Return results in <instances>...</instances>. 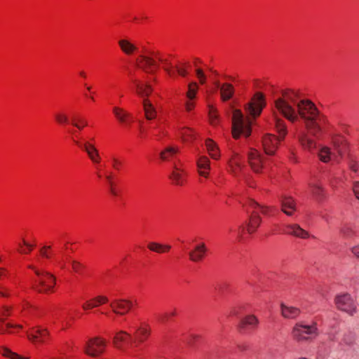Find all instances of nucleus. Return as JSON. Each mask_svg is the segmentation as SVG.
<instances>
[{
	"label": "nucleus",
	"instance_id": "nucleus-1",
	"mask_svg": "<svg viewBox=\"0 0 359 359\" xmlns=\"http://www.w3.org/2000/svg\"><path fill=\"white\" fill-rule=\"evenodd\" d=\"M295 109L298 119H302L306 130L313 136H316L321 130L320 123H325L326 118L320 115L316 105L308 100L299 101Z\"/></svg>",
	"mask_w": 359,
	"mask_h": 359
},
{
	"label": "nucleus",
	"instance_id": "nucleus-2",
	"mask_svg": "<svg viewBox=\"0 0 359 359\" xmlns=\"http://www.w3.org/2000/svg\"><path fill=\"white\" fill-rule=\"evenodd\" d=\"M298 95L292 90H285L282 91L281 96L274 101L275 109L282 114L285 118L292 123L298 121V115L295 107L297 106Z\"/></svg>",
	"mask_w": 359,
	"mask_h": 359
},
{
	"label": "nucleus",
	"instance_id": "nucleus-3",
	"mask_svg": "<svg viewBox=\"0 0 359 359\" xmlns=\"http://www.w3.org/2000/svg\"><path fill=\"white\" fill-rule=\"evenodd\" d=\"M273 118L275 122L276 129L279 134L276 137L271 134H267L262 139V144L264 151L268 155H273L278 148V142L283 140L287 134V127L285 121L278 116L276 112L273 111Z\"/></svg>",
	"mask_w": 359,
	"mask_h": 359
},
{
	"label": "nucleus",
	"instance_id": "nucleus-4",
	"mask_svg": "<svg viewBox=\"0 0 359 359\" xmlns=\"http://www.w3.org/2000/svg\"><path fill=\"white\" fill-rule=\"evenodd\" d=\"M28 268L32 269L37 276L32 286L34 290L44 294L53 292L56 280L53 274L46 271H40L33 265H29Z\"/></svg>",
	"mask_w": 359,
	"mask_h": 359
},
{
	"label": "nucleus",
	"instance_id": "nucleus-5",
	"mask_svg": "<svg viewBox=\"0 0 359 359\" xmlns=\"http://www.w3.org/2000/svg\"><path fill=\"white\" fill-rule=\"evenodd\" d=\"M251 125L250 119L248 117H245L241 110H233L232 135L233 138L238 139L241 135L245 137L250 136Z\"/></svg>",
	"mask_w": 359,
	"mask_h": 359
},
{
	"label": "nucleus",
	"instance_id": "nucleus-6",
	"mask_svg": "<svg viewBox=\"0 0 359 359\" xmlns=\"http://www.w3.org/2000/svg\"><path fill=\"white\" fill-rule=\"evenodd\" d=\"M292 334L293 338L298 341L315 337L318 334L316 323H313L311 325L297 323L292 329Z\"/></svg>",
	"mask_w": 359,
	"mask_h": 359
},
{
	"label": "nucleus",
	"instance_id": "nucleus-7",
	"mask_svg": "<svg viewBox=\"0 0 359 359\" xmlns=\"http://www.w3.org/2000/svg\"><path fill=\"white\" fill-rule=\"evenodd\" d=\"M334 303L337 308L350 316L356 313L357 306L353 299L348 294H341L336 296Z\"/></svg>",
	"mask_w": 359,
	"mask_h": 359
},
{
	"label": "nucleus",
	"instance_id": "nucleus-8",
	"mask_svg": "<svg viewBox=\"0 0 359 359\" xmlns=\"http://www.w3.org/2000/svg\"><path fill=\"white\" fill-rule=\"evenodd\" d=\"M265 104L264 95L261 93H257L252 102L245 106V111L253 118H256L260 115Z\"/></svg>",
	"mask_w": 359,
	"mask_h": 359
},
{
	"label": "nucleus",
	"instance_id": "nucleus-9",
	"mask_svg": "<svg viewBox=\"0 0 359 359\" xmlns=\"http://www.w3.org/2000/svg\"><path fill=\"white\" fill-rule=\"evenodd\" d=\"M106 346V341L100 338L95 337L88 340L84 348V352L93 357L102 353Z\"/></svg>",
	"mask_w": 359,
	"mask_h": 359
},
{
	"label": "nucleus",
	"instance_id": "nucleus-10",
	"mask_svg": "<svg viewBox=\"0 0 359 359\" xmlns=\"http://www.w3.org/2000/svg\"><path fill=\"white\" fill-rule=\"evenodd\" d=\"M248 163L255 172H259L264 167V157L254 149H250L248 154Z\"/></svg>",
	"mask_w": 359,
	"mask_h": 359
},
{
	"label": "nucleus",
	"instance_id": "nucleus-11",
	"mask_svg": "<svg viewBox=\"0 0 359 359\" xmlns=\"http://www.w3.org/2000/svg\"><path fill=\"white\" fill-rule=\"evenodd\" d=\"M112 311L119 315H125L133 306V302L128 299H116L110 304Z\"/></svg>",
	"mask_w": 359,
	"mask_h": 359
},
{
	"label": "nucleus",
	"instance_id": "nucleus-12",
	"mask_svg": "<svg viewBox=\"0 0 359 359\" xmlns=\"http://www.w3.org/2000/svg\"><path fill=\"white\" fill-rule=\"evenodd\" d=\"M74 142L86 152L89 158L93 163L99 164L100 163L101 157L100 153L93 144L89 142L81 144L79 141H74Z\"/></svg>",
	"mask_w": 359,
	"mask_h": 359
},
{
	"label": "nucleus",
	"instance_id": "nucleus-13",
	"mask_svg": "<svg viewBox=\"0 0 359 359\" xmlns=\"http://www.w3.org/2000/svg\"><path fill=\"white\" fill-rule=\"evenodd\" d=\"M137 62L138 67L147 73H152L153 67H158L156 60L151 56L141 55Z\"/></svg>",
	"mask_w": 359,
	"mask_h": 359
},
{
	"label": "nucleus",
	"instance_id": "nucleus-14",
	"mask_svg": "<svg viewBox=\"0 0 359 359\" xmlns=\"http://www.w3.org/2000/svg\"><path fill=\"white\" fill-rule=\"evenodd\" d=\"M284 232L287 234L304 239L309 237V232L301 228V226L297 224L286 225Z\"/></svg>",
	"mask_w": 359,
	"mask_h": 359
},
{
	"label": "nucleus",
	"instance_id": "nucleus-15",
	"mask_svg": "<svg viewBox=\"0 0 359 359\" xmlns=\"http://www.w3.org/2000/svg\"><path fill=\"white\" fill-rule=\"evenodd\" d=\"M130 339V334L125 331H119L113 338V344L114 346L121 350L126 351L125 344L128 342Z\"/></svg>",
	"mask_w": 359,
	"mask_h": 359
},
{
	"label": "nucleus",
	"instance_id": "nucleus-16",
	"mask_svg": "<svg viewBox=\"0 0 359 359\" xmlns=\"http://www.w3.org/2000/svg\"><path fill=\"white\" fill-rule=\"evenodd\" d=\"M208 248L204 243H201L195 246L194 249L189 252V259L194 262L201 261L205 257Z\"/></svg>",
	"mask_w": 359,
	"mask_h": 359
},
{
	"label": "nucleus",
	"instance_id": "nucleus-17",
	"mask_svg": "<svg viewBox=\"0 0 359 359\" xmlns=\"http://www.w3.org/2000/svg\"><path fill=\"white\" fill-rule=\"evenodd\" d=\"M198 172L201 176L208 177L210 170V161L205 156H200L196 161Z\"/></svg>",
	"mask_w": 359,
	"mask_h": 359
},
{
	"label": "nucleus",
	"instance_id": "nucleus-18",
	"mask_svg": "<svg viewBox=\"0 0 359 359\" xmlns=\"http://www.w3.org/2000/svg\"><path fill=\"white\" fill-rule=\"evenodd\" d=\"M298 140L304 149L312 151L316 148V142L309 138L307 133L305 131L299 133L298 135Z\"/></svg>",
	"mask_w": 359,
	"mask_h": 359
},
{
	"label": "nucleus",
	"instance_id": "nucleus-19",
	"mask_svg": "<svg viewBox=\"0 0 359 359\" xmlns=\"http://www.w3.org/2000/svg\"><path fill=\"white\" fill-rule=\"evenodd\" d=\"M281 210L288 216H292L296 210L294 200L289 197H283L280 200Z\"/></svg>",
	"mask_w": 359,
	"mask_h": 359
},
{
	"label": "nucleus",
	"instance_id": "nucleus-20",
	"mask_svg": "<svg viewBox=\"0 0 359 359\" xmlns=\"http://www.w3.org/2000/svg\"><path fill=\"white\" fill-rule=\"evenodd\" d=\"M113 113L116 119L123 124L129 123L131 121V115L125 109L114 107L113 108Z\"/></svg>",
	"mask_w": 359,
	"mask_h": 359
},
{
	"label": "nucleus",
	"instance_id": "nucleus-21",
	"mask_svg": "<svg viewBox=\"0 0 359 359\" xmlns=\"http://www.w3.org/2000/svg\"><path fill=\"white\" fill-rule=\"evenodd\" d=\"M261 222L262 219L259 214L255 210H253L251 216L250 217L249 222L248 224V232L249 233H254L259 227V224H261Z\"/></svg>",
	"mask_w": 359,
	"mask_h": 359
},
{
	"label": "nucleus",
	"instance_id": "nucleus-22",
	"mask_svg": "<svg viewBox=\"0 0 359 359\" xmlns=\"http://www.w3.org/2000/svg\"><path fill=\"white\" fill-rule=\"evenodd\" d=\"M280 309L281 314L285 318H295L300 313V310L298 308L287 306L283 303L280 304Z\"/></svg>",
	"mask_w": 359,
	"mask_h": 359
},
{
	"label": "nucleus",
	"instance_id": "nucleus-23",
	"mask_svg": "<svg viewBox=\"0 0 359 359\" xmlns=\"http://www.w3.org/2000/svg\"><path fill=\"white\" fill-rule=\"evenodd\" d=\"M215 86L217 88H220L221 91V97L224 101L229 100L231 98L233 94V87L231 84L224 83L222 86H220L219 83L218 81L215 82Z\"/></svg>",
	"mask_w": 359,
	"mask_h": 359
},
{
	"label": "nucleus",
	"instance_id": "nucleus-24",
	"mask_svg": "<svg viewBox=\"0 0 359 359\" xmlns=\"http://www.w3.org/2000/svg\"><path fill=\"white\" fill-rule=\"evenodd\" d=\"M118 45L121 50L126 55H132L137 50V47L128 39H121Z\"/></svg>",
	"mask_w": 359,
	"mask_h": 359
},
{
	"label": "nucleus",
	"instance_id": "nucleus-25",
	"mask_svg": "<svg viewBox=\"0 0 359 359\" xmlns=\"http://www.w3.org/2000/svg\"><path fill=\"white\" fill-rule=\"evenodd\" d=\"M143 108L144 111V115L147 119L152 120L156 116V111L154 105L148 99H144L143 100Z\"/></svg>",
	"mask_w": 359,
	"mask_h": 359
},
{
	"label": "nucleus",
	"instance_id": "nucleus-26",
	"mask_svg": "<svg viewBox=\"0 0 359 359\" xmlns=\"http://www.w3.org/2000/svg\"><path fill=\"white\" fill-rule=\"evenodd\" d=\"M176 185H183L184 179L183 171L177 168L176 165L173 166V170L169 177Z\"/></svg>",
	"mask_w": 359,
	"mask_h": 359
},
{
	"label": "nucleus",
	"instance_id": "nucleus-27",
	"mask_svg": "<svg viewBox=\"0 0 359 359\" xmlns=\"http://www.w3.org/2000/svg\"><path fill=\"white\" fill-rule=\"evenodd\" d=\"M136 337L140 343L144 341L150 334V329L147 325H142L136 328Z\"/></svg>",
	"mask_w": 359,
	"mask_h": 359
},
{
	"label": "nucleus",
	"instance_id": "nucleus-28",
	"mask_svg": "<svg viewBox=\"0 0 359 359\" xmlns=\"http://www.w3.org/2000/svg\"><path fill=\"white\" fill-rule=\"evenodd\" d=\"M259 324V320L254 315H248L243 318L241 321L240 326L241 328H245L247 326L250 327L252 329H255Z\"/></svg>",
	"mask_w": 359,
	"mask_h": 359
},
{
	"label": "nucleus",
	"instance_id": "nucleus-29",
	"mask_svg": "<svg viewBox=\"0 0 359 359\" xmlns=\"http://www.w3.org/2000/svg\"><path fill=\"white\" fill-rule=\"evenodd\" d=\"M207 150L212 158L217 160L219 158V152L217 145L210 139L205 142Z\"/></svg>",
	"mask_w": 359,
	"mask_h": 359
},
{
	"label": "nucleus",
	"instance_id": "nucleus-30",
	"mask_svg": "<svg viewBox=\"0 0 359 359\" xmlns=\"http://www.w3.org/2000/svg\"><path fill=\"white\" fill-rule=\"evenodd\" d=\"M48 334V333L46 330L37 329L35 333L28 334V338L33 341H37L39 342H44Z\"/></svg>",
	"mask_w": 359,
	"mask_h": 359
},
{
	"label": "nucleus",
	"instance_id": "nucleus-31",
	"mask_svg": "<svg viewBox=\"0 0 359 359\" xmlns=\"http://www.w3.org/2000/svg\"><path fill=\"white\" fill-rule=\"evenodd\" d=\"M137 88V93L142 97H147L152 91L151 87L149 84H142L137 81H135Z\"/></svg>",
	"mask_w": 359,
	"mask_h": 359
},
{
	"label": "nucleus",
	"instance_id": "nucleus-32",
	"mask_svg": "<svg viewBox=\"0 0 359 359\" xmlns=\"http://www.w3.org/2000/svg\"><path fill=\"white\" fill-rule=\"evenodd\" d=\"M333 156V154L327 147H323L318 152V157L320 160L324 163H327L331 161Z\"/></svg>",
	"mask_w": 359,
	"mask_h": 359
},
{
	"label": "nucleus",
	"instance_id": "nucleus-33",
	"mask_svg": "<svg viewBox=\"0 0 359 359\" xmlns=\"http://www.w3.org/2000/svg\"><path fill=\"white\" fill-rule=\"evenodd\" d=\"M177 147H168L160 153V157L163 161H168L178 152Z\"/></svg>",
	"mask_w": 359,
	"mask_h": 359
},
{
	"label": "nucleus",
	"instance_id": "nucleus-34",
	"mask_svg": "<svg viewBox=\"0 0 359 359\" xmlns=\"http://www.w3.org/2000/svg\"><path fill=\"white\" fill-rule=\"evenodd\" d=\"M311 191L315 196L317 200H322L324 197V189L323 187L318 183H311L309 184Z\"/></svg>",
	"mask_w": 359,
	"mask_h": 359
},
{
	"label": "nucleus",
	"instance_id": "nucleus-35",
	"mask_svg": "<svg viewBox=\"0 0 359 359\" xmlns=\"http://www.w3.org/2000/svg\"><path fill=\"white\" fill-rule=\"evenodd\" d=\"M148 248L151 251L158 253H163L168 252L170 250L171 246L168 245H161L158 243L152 242L148 245Z\"/></svg>",
	"mask_w": 359,
	"mask_h": 359
},
{
	"label": "nucleus",
	"instance_id": "nucleus-36",
	"mask_svg": "<svg viewBox=\"0 0 359 359\" xmlns=\"http://www.w3.org/2000/svg\"><path fill=\"white\" fill-rule=\"evenodd\" d=\"M180 135L184 142L191 140L196 137L195 133L189 128H182Z\"/></svg>",
	"mask_w": 359,
	"mask_h": 359
},
{
	"label": "nucleus",
	"instance_id": "nucleus-37",
	"mask_svg": "<svg viewBox=\"0 0 359 359\" xmlns=\"http://www.w3.org/2000/svg\"><path fill=\"white\" fill-rule=\"evenodd\" d=\"M156 58L158 60V61H160L161 62H162L164 65L163 67V69L170 75V76H172L173 74V72L172 71V64L169 62V60L168 59H164L160 56H158V55H154Z\"/></svg>",
	"mask_w": 359,
	"mask_h": 359
},
{
	"label": "nucleus",
	"instance_id": "nucleus-38",
	"mask_svg": "<svg viewBox=\"0 0 359 359\" xmlns=\"http://www.w3.org/2000/svg\"><path fill=\"white\" fill-rule=\"evenodd\" d=\"M249 208L255 210L257 208L261 209V212L264 215H267L269 210V208L266 206H263L259 205L258 203L255 202L253 200H249L248 203L247 205Z\"/></svg>",
	"mask_w": 359,
	"mask_h": 359
},
{
	"label": "nucleus",
	"instance_id": "nucleus-39",
	"mask_svg": "<svg viewBox=\"0 0 359 359\" xmlns=\"http://www.w3.org/2000/svg\"><path fill=\"white\" fill-rule=\"evenodd\" d=\"M198 85L196 82H191L189 84V89L187 93V97L189 100H193L196 95V92L198 90Z\"/></svg>",
	"mask_w": 359,
	"mask_h": 359
},
{
	"label": "nucleus",
	"instance_id": "nucleus-40",
	"mask_svg": "<svg viewBox=\"0 0 359 359\" xmlns=\"http://www.w3.org/2000/svg\"><path fill=\"white\" fill-rule=\"evenodd\" d=\"M56 122L61 125L68 124L69 123L67 115L63 112H57L55 114Z\"/></svg>",
	"mask_w": 359,
	"mask_h": 359
},
{
	"label": "nucleus",
	"instance_id": "nucleus-41",
	"mask_svg": "<svg viewBox=\"0 0 359 359\" xmlns=\"http://www.w3.org/2000/svg\"><path fill=\"white\" fill-rule=\"evenodd\" d=\"M1 353L4 356L11 359H27L26 358L18 355L17 353L12 352L10 349L5 347L2 348Z\"/></svg>",
	"mask_w": 359,
	"mask_h": 359
},
{
	"label": "nucleus",
	"instance_id": "nucleus-42",
	"mask_svg": "<svg viewBox=\"0 0 359 359\" xmlns=\"http://www.w3.org/2000/svg\"><path fill=\"white\" fill-rule=\"evenodd\" d=\"M90 302H93V308L97 307L100 305L104 304L108 302V298L105 296H97L93 299H90Z\"/></svg>",
	"mask_w": 359,
	"mask_h": 359
},
{
	"label": "nucleus",
	"instance_id": "nucleus-43",
	"mask_svg": "<svg viewBox=\"0 0 359 359\" xmlns=\"http://www.w3.org/2000/svg\"><path fill=\"white\" fill-rule=\"evenodd\" d=\"M209 118L210 123L212 125H215L217 123L218 121V115L215 108L212 106H209Z\"/></svg>",
	"mask_w": 359,
	"mask_h": 359
},
{
	"label": "nucleus",
	"instance_id": "nucleus-44",
	"mask_svg": "<svg viewBox=\"0 0 359 359\" xmlns=\"http://www.w3.org/2000/svg\"><path fill=\"white\" fill-rule=\"evenodd\" d=\"M72 125L79 130H81L85 126H88V122L83 119L72 120Z\"/></svg>",
	"mask_w": 359,
	"mask_h": 359
},
{
	"label": "nucleus",
	"instance_id": "nucleus-45",
	"mask_svg": "<svg viewBox=\"0 0 359 359\" xmlns=\"http://www.w3.org/2000/svg\"><path fill=\"white\" fill-rule=\"evenodd\" d=\"M51 250L50 245H43L39 249L40 255L42 257L49 259L50 257V250Z\"/></svg>",
	"mask_w": 359,
	"mask_h": 359
},
{
	"label": "nucleus",
	"instance_id": "nucleus-46",
	"mask_svg": "<svg viewBox=\"0 0 359 359\" xmlns=\"http://www.w3.org/2000/svg\"><path fill=\"white\" fill-rule=\"evenodd\" d=\"M229 165L231 166V168H232L233 171L235 172V169H234V166L235 167H238L239 168L241 166V164H240V162H239V156H238V154H235L234 156H233L230 160H229Z\"/></svg>",
	"mask_w": 359,
	"mask_h": 359
},
{
	"label": "nucleus",
	"instance_id": "nucleus-47",
	"mask_svg": "<svg viewBox=\"0 0 359 359\" xmlns=\"http://www.w3.org/2000/svg\"><path fill=\"white\" fill-rule=\"evenodd\" d=\"M340 231L346 237H351L353 235L351 226L347 224L342 226Z\"/></svg>",
	"mask_w": 359,
	"mask_h": 359
},
{
	"label": "nucleus",
	"instance_id": "nucleus-48",
	"mask_svg": "<svg viewBox=\"0 0 359 359\" xmlns=\"http://www.w3.org/2000/svg\"><path fill=\"white\" fill-rule=\"evenodd\" d=\"M22 243H23V245H25V246L27 248L28 252H27V251H25V250H23V249L22 248L21 244H19V247H20V248H19V250H18V252H19L20 253L25 254V253H28V252H31V251L32 250V249H33V248H34V245H32V244H30V243H27V242L26 241H25V240H23V241H22Z\"/></svg>",
	"mask_w": 359,
	"mask_h": 359
},
{
	"label": "nucleus",
	"instance_id": "nucleus-49",
	"mask_svg": "<svg viewBox=\"0 0 359 359\" xmlns=\"http://www.w3.org/2000/svg\"><path fill=\"white\" fill-rule=\"evenodd\" d=\"M196 74L197 77L199 79L200 83L201 84L205 83V81H206V76L204 74L203 70L201 69H196Z\"/></svg>",
	"mask_w": 359,
	"mask_h": 359
},
{
	"label": "nucleus",
	"instance_id": "nucleus-50",
	"mask_svg": "<svg viewBox=\"0 0 359 359\" xmlns=\"http://www.w3.org/2000/svg\"><path fill=\"white\" fill-rule=\"evenodd\" d=\"M72 268L75 272L79 273L81 272V269H83V265L77 262V261H72Z\"/></svg>",
	"mask_w": 359,
	"mask_h": 359
},
{
	"label": "nucleus",
	"instance_id": "nucleus-51",
	"mask_svg": "<svg viewBox=\"0 0 359 359\" xmlns=\"http://www.w3.org/2000/svg\"><path fill=\"white\" fill-rule=\"evenodd\" d=\"M9 296V290L5 286L0 285V297H8Z\"/></svg>",
	"mask_w": 359,
	"mask_h": 359
},
{
	"label": "nucleus",
	"instance_id": "nucleus-52",
	"mask_svg": "<svg viewBox=\"0 0 359 359\" xmlns=\"http://www.w3.org/2000/svg\"><path fill=\"white\" fill-rule=\"evenodd\" d=\"M176 71L177 72L178 74L182 76H186L188 74V72L185 67H180L178 66L175 67Z\"/></svg>",
	"mask_w": 359,
	"mask_h": 359
},
{
	"label": "nucleus",
	"instance_id": "nucleus-53",
	"mask_svg": "<svg viewBox=\"0 0 359 359\" xmlns=\"http://www.w3.org/2000/svg\"><path fill=\"white\" fill-rule=\"evenodd\" d=\"M12 308L11 307H9V306H4L2 307V311H1V314L3 316H9L11 315V311Z\"/></svg>",
	"mask_w": 359,
	"mask_h": 359
},
{
	"label": "nucleus",
	"instance_id": "nucleus-54",
	"mask_svg": "<svg viewBox=\"0 0 359 359\" xmlns=\"http://www.w3.org/2000/svg\"><path fill=\"white\" fill-rule=\"evenodd\" d=\"M353 190L355 197L359 199V182H354Z\"/></svg>",
	"mask_w": 359,
	"mask_h": 359
},
{
	"label": "nucleus",
	"instance_id": "nucleus-55",
	"mask_svg": "<svg viewBox=\"0 0 359 359\" xmlns=\"http://www.w3.org/2000/svg\"><path fill=\"white\" fill-rule=\"evenodd\" d=\"M82 308L83 310H88L93 309V302L90 300L86 302L83 305Z\"/></svg>",
	"mask_w": 359,
	"mask_h": 359
},
{
	"label": "nucleus",
	"instance_id": "nucleus-56",
	"mask_svg": "<svg viewBox=\"0 0 359 359\" xmlns=\"http://www.w3.org/2000/svg\"><path fill=\"white\" fill-rule=\"evenodd\" d=\"M185 107L187 111H190L194 109V103L191 101V100H189L186 102Z\"/></svg>",
	"mask_w": 359,
	"mask_h": 359
},
{
	"label": "nucleus",
	"instance_id": "nucleus-57",
	"mask_svg": "<svg viewBox=\"0 0 359 359\" xmlns=\"http://www.w3.org/2000/svg\"><path fill=\"white\" fill-rule=\"evenodd\" d=\"M112 161H113V167L116 169V170H119L120 168V166L121 165V162L116 158H114L112 159Z\"/></svg>",
	"mask_w": 359,
	"mask_h": 359
},
{
	"label": "nucleus",
	"instance_id": "nucleus-58",
	"mask_svg": "<svg viewBox=\"0 0 359 359\" xmlns=\"http://www.w3.org/2000/svg\"><path fill=\"white\" fill-rule=\"evenodd\" d=\"M176 315V311L175 310L171 311L170 313H165V315L163 316V318H162V321H163L164 320H168L169 319L170 317L171 316H174Z\"/></svg>",
	"mask_w": 359,
	"mask_h": 359
},
{
	"label": "nucleus",
	"instance_id": "nucleus-59",
	"mask_svg": "<svg viewBox=\"0 0 359 359\" xmlns=\"http://www.w3.org/2000/svg\"><path fill=\"white\" fill-rule=\"evenodd\" d=\"M351 252L353 254L356 256L358 258H359V245L353 247L351 249Z\"/></svg>",
	"mask_w": 359,
	"mask_h": 359
},
{
	"label": "nucleus",
	"instance_id": "nucleus-60",
	"mask_svg": "<svg viewBox=\"0 0 359 359\" xmlns=\"http://www.w3.org/2000/svg\"><path fill=\"white\" fill-rule=\"evenodd\" d=\"M6 273H7V271H6V269L0 267V278H1L2 277L6 276Z\"/></svg>",
	"mask_w": 359,
	"mask_h": 359
},
{
	"label": "nucleus",
	"instance_id": "nucleus-61",
	"mask_svg": "<svg viewBox=\"0 0 359 359\" xmlns=\"http://www.w3.org/2000/svg\"><path fill=\"white\" fill-rule=\"evenodd\" d=\"M6 327H20V328H21V327H22V326H21V325H13V324H11V323H7V324H6Z\"/></svg>",
	"mask_w": 359,
	"mask_h": 359
},
{
	"label": "nucleus",
	"instance_id": "nucleus-62",
	"mask_svg": "<svg viewBox=\"0 0 359 359\" xmlns=\"http://www.w3.org/2000/svg\"><path fill=\"white\" fill-rule=\"evenodd\" d=\"M333 144H334V146L335 147V149L337 150V151L339 153H340V150L339 149V145H338L337 142L335 140H334Z\"/></svg>",
	"mask_w": 359,
	"mask_h": 359
},
{
	"label": "nucleus",
	"instance_id": "nucleus-63",
	"mask_svg": "<svg viewBox=\"0 0 359 359\" xmlns=\"http://www.w3.org/2000/svg\"><path fill=\"white\" fill-rule=\"evenodd\" d=\"M106 179L108 180V182L111 186L112 185L111 177L110 175H107V176H106Z\"/></svg>",
	"mask_w": 359,
	"mask_h": 359
},
{
	"label": "nucleus",
	"instance_id": "nucleus-64",
	"mask_svg": "<svg viewBox=\"0 0 359 359\" xmlns=\"http://www.w3.org/2000/svg\"><path fill=\"white\" fill-rule=\"evenodd\" d=\"M351 169L354 171V172H357L358 171V166L356 165H353L351 166Z\"/></svg>",
	"mask_w": 359,
	"mask_h": 359
}]
</instances>
